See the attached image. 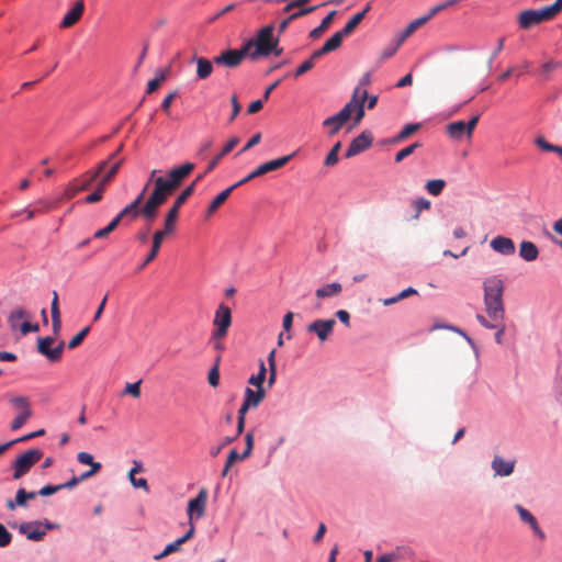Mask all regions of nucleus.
<instances>
[{
  "label": "nucleus",
  "instance_id": "obj_1",
  "mask_svg": "<svg viewBox=\"0 0 562 562\" xmlns=\"http://www.w3.org/2000/svg\"><path fill=\"white\" fill-rule=\"evenodd\" d=\"M484 306L487 316L494 322H503L505 306L503 301L504 282L497 276L490 277L483 282Z\"/></svg>",
  "mask_w": 562,
  "mask_h": 562
},
{
  "label": "nucleus",
  "instance_id": "obj_2",
  "mask_svg": "<svg viewBox=\"0 0 562 562\" xmlns=\"http://www.w3.org/2000/svg\"><path fill=\"white\" fill-rule=\"evenodd\" d=\"M195 190V183H191L188 186L175 200L172 206L166 214L165 224L162 229H158L155 232V249L161 247V244L165 237L168 234H171L175 231L176 222L179 216L180 207L186 203V201L193 194Z\"/></svg>",
  "mask_w": 562,
  "mask_h": 562
},
{
  "label": "nucleus",
  "instance_id": "obj_3",
  "mask_svg": "<svg viewBox=\"0 0 562 562\" xmlns=\"http://www.w3.org/2000/svg\"><path fill=\"white\" fill-rule=\"evenodd\" d=\"M193 162H184L168 171L166 176L155 179V188L168 198L182 184L183 180L194 170Z\"/></svg>",
  "mask_w": 562,
  "mask_h": 562
},
{
  "label": "nucleus",
  "instance_id": "obj_4",
  "mask_svg": "<svg viewBox=\"0 0 562 562\" xmlns=\"http://www.w3.org/2000/svg\"><path fill=\"white\" fill-rule=\"evenodd\" d=\"M273 24H268L258 30L254 37L244 41V43L251 44L249 45L251 60H258L261 57L269 56V50L274 48L273 42L279 40L278 37L273 36Z\"/></svg>",
  "mask_w": 562,
  "mask_h": 562
},
{
  "label": "nucleus",
  "instance_id": "obj_5",
  "mask_svg": "<svg viewBox=\"0 0 562 562\" xmlns=\"http://www.w3.org/2000/svg\"><path fill=\"white\" fill-rule=\"evenodd\" d=\"M106 167L108 160H102L99 162L97 168L88 170L82 176L69 182L65 190V195L67 199H72L79 192L89 189L91 184L100 177V175L104 172Z\"/></svg>",
  "mask_w": 562,
  "mask_h": 562
},
{
  "label": "nucleus",
  "instance_id": "obj_6",
  "mask_svg": "<svg viewBox=\"0 0 562 562\" xmlns=\"http://www.w3.org/2000/svg\"><path fill=\"white\" fill-rule=\"evenodd\" d=\"M249 45L250 43H244L241 44L240 48H226L222 50L218 55L213 57V61L215 65L220 67H226V68H237L241 65L243 60L245 58L250 59V52H249Z\"/></svg>",
  "mask_w": 562,
  "mask_h": 562
},
{
  "label": "nucleus",
  "instance_id": "obj_7",
  "mask_svg": "<svg viewBox=\"0 0 562 562\" xmlns=\"http://www.w3.org/2000/svg\"><path fill=\"white\" fill-rule=\"evenodd\" d=\"M459 1L460 0L445 1L440 4L432 7L428 14L412 21L401 33L397 34V36H396L397 46H401L407 37H409L419 26H422L426 22H428L434 15L441 12L442 10L448 9L449 7L454 5Z\"/></svg>",
  "mask_w": 562,
  "mask_h": 562
},
{
  "label": "nucleus",
  "instance_id": "obj_8",
  "mask_svg": "<svg viewBox=\"0 0 562 562\" xmlns=\"http://www.w3.org/2000/svg\"><path fill=\"white\" fill-rule=\"evenodd\" d=\"M554 13L551 11L549 5L541 9H529L519 13L518 24L522 30H529L530 27L538 25L544 21H550L554 18Z\"/></svg>",
  "mask_w": 562,
  "mask_h": 562
},
{
  "label": "nucleus",
  "instance_id": "obj_9",
  "mask_svg": "<svg viewBox=\"0 0 562 562\" xmlns=\"http://www.w3.org/2000/svg\"><path fill=\"white\" fill-rule=\"evenodd\" d=\"M10 405L19 413L16 417L11 422V429L18 430L32 417L33 412L31 409V402L27 396L14 395L9 398Z\"/></svg>",
  "mask_w": 562,
  "mask_h": 562
},
{
  "label": "nucleus",
  "instance_id": "obj_10",
  "mask_svg": "<svg viewBox=\"0 0 562 562\" xmlns=\"http://www.w3.org/2000/svg\"><path fill=\"white\" fill-rule=\"evenodd\" d=\"M43 452L40 449H30L26 452L19 456L12 463L13 480H20L24 476L31 468L41 460Z\"/></svg>",
  "mask_w": 562,
  "mask_h": 562
},
{
  "label": "nucleus",
  "instance_id": "obj_11",
  "mask_svg": "<svg viewBox=\"0 0 562 562\" xmlns=\"http://www.w3.org/2000/svg\"><path fill=\"white\" fill-rule=\"evenodd\" d=\"M213 325L215 329L213 330L211 336L212 340H221L227 335L228 329L232 325V312L228 306H226L225 304L218 305V307L215 311Z\"/></svg>",
  "mask_w": 562,
  "mask_h": 562
},
{
  "label": "nucleus",
  "instance_id": "obj_12",
  "mask_svg": "<svg viewBox=\"0 0 562 562\" xmlns=\"http://www.w3.org/2000/svg\"><path fill=\"white\" fill-rule=\"evenodd\" d=\"M168 200V196L154 187L147 201L140 207V216L145 221L151 223L155 221L158 214V209Z\"/></svg>",
  "mask_w": 562,
  "mask_h": 562
},
{
  "label": "nucleus",
  "instance_id": "obj_13",
  "mask_svg": "<svg viewBox=\"0 0 562 562\" xmlns=\"http://www.w3.org/2000/svg\"><path fill=\"white\" fill-rule=\"evenodd\" d=\"M55 341L54 336H45V337H38L37 338V351L46 357V359L50 362H57L61 359L65 342L61 340L59 344L52 348V345Z\"/></svg>",
  "mask_w": 562,
  "mask_h": 562
},
{
  "label": "nucleus",
  "instance_id": "obj_14",
  "mask_svg": "<svg viewBox=\"0 0 562 562\" xmlns=\"http://www.w3.org/2000/svg\"><path fill=\"white\" fill-rule=\"evenodd\" d=\"M207 496V491L205 488H201L196 496L188 502L187 515L189 522L198 520L204 516Z\"/></svg>",
  "mask_w": 562,
  "mask_h": 562
},
{
  "label": "nucleus",
  "instance_id": "obj_15",
  "mask_svg": "<svg viewBox=\"0 0 562 562\" xmlns=\"http://www.w3.org/2000/svg\"><path fill=\"white\" fill-rule=\"evenodd\" d=\"M335 325H336V321L333 318H328V319L317 318L307 325L306 330L308 333L315 334L317 336V338L319 339V341L324 342L333 334Z\"/></svg>",
  "mask_w": 562,
  "mask_h": 562
},
{
  "label": "nucleus",
  "instance_id": "obj_16",
  "mask_svg": "<svg viewBox=\"0 0 562 562\" xmlns=\"http://www.w3.org/2000/svg\"><path fill=\"white\" fill-rule=\"evenodd\" d=\"M373 143L372 133L368 130L355 137L345 153L346 158H351L368 149Z\"/></svg>",
  "mask_w": 562,
  "mask_h": 562
},
{
  "label": "nucleus",
  "instance_id": "obj_17",
  "mask_svg": "<svg viewBox=\"0 0 562 562\" xmlns=\"http://www.w3.org/2000/svg\"><path fill=\"white\" fill-rule=\"evenodd\" d=\"M295 155H296V151H293L290 155L282 156L280 158L263 162L260 166H258L252 172H250V176L252 179H255V178L263 176L268 172L280 169L283 166H285Z\"/></svg>",
  "mask_w": 562,
  "mask_h": 562
},
{
  "label": "nucleus",
  "instance_id": "obj_18",
  "mask_svg": "<svg viewBox=\"0 0 562 562\" xmlns=\"http://www.w3.org/2000/svg\"><path fill=\"white\" fill-rule=\"evenodd\" d=\"M147 192V186L143 188V190L139 192V194L135 198V200L126 205L116 216L115 218H119V223L124 218L127 217L130 220H135L138 216H140V205L144 202L145 194Z\"/></svg>",
  "mask_w": 562,
  "mask_h": 562
},
{
  "label": "nucleus",
  "instance_id": "obj_19",
  "mask_svg": "<svg viewBox=\"0 0 562 562\" xmlns=\"http://www.w3.org/2000/svg\"><path fill=\"white\" fill-rule=\"evenodd\" d=\"M515 509L518 513L521 521L529 525V527L531 528L533 533L539 539L543 540L546 538V533L540 528L537 518L528 509H526L524 506H521L519 504L515 505Z\"/></svg>",
  "mask_w": 562,
  "mask_h": 562
},
{
  "label": "nucleus",
  "instance_id": "obj_20",
  "mask_svg": "<svg viewBox=\"0 0 562 562\" xmlns=\"http://www.w3.org/2000/svg\"><path fill=\"white\" fill-rule=\"evenodd\" d=\"M490 247L502 256H512L516 251L514 241L509 237L502 235L494 237L490 243Z\"/></svg>",
  "mask_w": 562,
  "mask_h": 562
},
{
  "label": "nucleus",
  "instance_id": "obj_21",
  "mask_svg": "<svg viewBox=\"0 0 562 562\" xmlns=\"http://www.w3.org/2000/svg\"><path fill=\"white\" fill-rule=\"evenodd\" d=\"M85 11V2L83 0H78L74 3L71 9L68 10V12L64 15L63 20L60 21V27L61 29H68L75 25L82 16Z\"/></svg>",
  "mask_w": 562,
  "mask_h": 562
},
{
  "label": "nucleus",
  "instance_id": "obj_22",
  "mask_svg": "<svg viewBox=\"0 0 562 562\" xmlns=\"http://www.w3.org/2000/svg\"><path fill=\"white\" fill-rule=\"evenodd\" d=\"M515 464V460H505L499 456H495L491 462V468L495 476L505 477L514 473Z\"/></svg>",
  "mask_w": 562,
  "mask_h": 562
},
{
  "label": "nucleus",
  "instance_id": "obj_23",
  "mask_svg": "<svg viewBox=\"0 0 562 562\" xmlns=\"http://www.w3.org/2000/svg\"><path fill=\"white\" fill-rule=\"evenodd\" d=\"M41 521H29L23 522L19 527V531L22 535H25L29 540L32 541H42L46 536V531L41 529Z\"/></svg>",
  "mask_w": 562,
  "mask_h": 562
},
{
  "label": "nucleus",
  "instance_id": "obj_24",
  "mask_svg": "<svg viewBox=\"0 0 562 562\" xmlns=\"http://www.w3.org/2000/svg\"><path fill=\"white\" fill-rule=\"evenodd\" d=\"M192 63L196 64V79L205 80L207 79L213 70H214V61L210 60L205 57H201L198 55H193L191 58Z\"/></svg>",
  "mask_w": 562,
  "mask_h": 562
},
{
  "label": "nucleus",
  "instance_id": "obj_25",
  "mask_svg": "<svg viewBox=\"0 0 562 562\" xmlns=\"http://www.w3.org/2000/svg\"><path fill=\"white\" fill-rule=\"evenodd\" d=\"M519 256L525 261L531 262L538 258L539 249L535 243L529 241V240H524L519 245Z\"/></svg>",
  "mask_w": 562,
  "mask_h": 562
},
{
  "label": "nucleus",
  "instance_id": "obj_26",
  "mask_svg": "<svg viewBox=\"0 0 562 562\" xmlns=\"http://www.w3.org/2000/svg\"><path fill=\"white\" fill-rule=\"evenodd\" d=\"M342 291V285L339 282H333L318 288L315 295L318 299H329L339 295Z\"/></svg>",
  "mask_w": 562,
  "mask_h": 562
},
{
  "label": "nucleus",
  "instance_id": "obj_27",
  "mask_svg": "<svg viewBox=\"0 0 562 562\" xmlns=\"http://www.w3.org/2000/svg\"><path fill=\"white\" fill-rule=\"evenodd\" d=\"M239 143L238 137H232L223 147L222 151L217 154L207 165L206 172L212 171L217 164L221 161V159L229 154Z\"/></svg>",
  "mask_w": 562,
  "mask_h": 562
},
{
  "label": "nucleus",
  "instance_id": "obj_28",
  "mask_svg": "<svg viewBox=\"0 0 562 562\" xmlns=\"http://www.w3.org/2000/svg\"><path fill=\"white\" fill-rule=\"evenodd\" d=\"M265 396L266 391L263 387H256V390L246 387L244 400L255 408L260 404Z\"/></svg>",
  "mask_w": 562,
  "mask_h": 562
},
{
  "label": "nucleus",
  "instance_id": "obj_29",
  "mask_svg": "<svg viewBox=\"0 0 562 562\" xmlns=\"http://www.w3.org/2000/svg\"><path fill=\"white\" fill-rule=\"evenodd\" d=\"M447 133L453 139H461L467 135L465 122L456 121L447 125Z\"/></svg>",
  "mask_w": 562,
  "mask_h": 562
},
{
  "label": "nucleus",
  "instance_id": "obj_30",
  "mask_svg": "<svg viewBox=\"0 0 562 562\" xmlns=\"http://www.w3.org/2000/svg\"><path fill=\"white\" fill-rule=\"evenodd\" d=\"M336 11H330L321 22V24L318 26H316L315 29H313L308 36L312 40H316L325 31L326 29L329 26V24L331 23L334 16L336 15Z\"/></svg>",
  "mask_w": 562,
  "mask_h": 562
},
{
  "label": "nucleus",
  "instance_id": "obj_31",
  "mask_svg": "<svg viewBox=\"0 0 562 562\" xmlns=\"http://www.w3.org/2000/svg\"><path fill=\"white\" fill-rule=\"evenodd\" d=\"M434 328L435 329L442 328V329H448V330L454 331L457 334H461V336L467 340V342L473 349L475 356L479 357V349H477L474 340L460 327L454 326V325H435Z\"/></svg>",
  "mask_w": 562,
  "mask_h": 562
},
{
  "label": "nucleus",
  "instance_id": "obj_32",
  "mask_svg": "<svg viewBox=\"0 0 562 562\" xmlns=\"http://www.w3.org/2000/svg\"><path fill=\"white\" fill-rule=\"evenodd\" d=\"M30 317V314L27 311H25L24 308L22 307H18L15 310H13L10 314H9V317H8V324L10 326V328L12 330H15L18 327L20 328V325H19V322L22 319V318H27Z\"/></svg>",
  "mask_w": 562,
  "mask_h": 562
},
{
  "label": "nucleus",
  "instance_id": "obj_33",
  "mask_svg": "<svg viewBox=\"0 0 562 562\" xmlns=\"http://www.w3.org/2000/svg\"><path fill=\"white\" fill-rule=\"evenodd\" d=\"M231 195V190L225 189L220 194H217L207 207L206 215L211 216Z\"/></svg>",
  "mask_w": 562,
  "mask_h": 562
},
{
  "label": "nucleus",
  "instance_id": "obj_34",
  "mask_svg": "<svg viewBox=\"0 0 562 562\" xmlns=\"http://www.w3.org/2000/svg\"><path fill=\"white\" fill-rule=\"evenodd\" d=\"M122 162H123L122 160H119V161L114 162L110 167V169L99 180L98 186L101 187L104 190L106 184L115 177V175L120 170V168L122 166Z\"/></svg>",
  "mask_w": 562,
  "mask_h": 562
},
{
  "label": "nucleus",
  "instance_id": "obj_35",
  "mask_svg": "<svg viewBox=\"0 0 562 562\" xmlns=\"http://www.w3.org/2000/svg\"><path fill=\"white\" fill-rule=\"evenodd\" d=\"M344 37L345 36L340 33V31L336 32L331 37H329L323 45L326 53L328 54L339 48Z\"/></svg>",
  "mask_w": 562,
  "mask_h": 562
},
{
  "label": "nucleus",
  "instance_id": "obj_36",
  "mask_svg": "<svg viewBox=\"0 0 562 562\" xmlns=\"http://www.w3.org/2000/svg\"><path fill=\"white\" fill-rule=\"evenodd\" d=\"M323 125L329 127L328 134L329 136H334L340 131L344 123L337 120L336 115H331L323 121Z\"/></svg>",
  "mask_w": 562,
  "mask_h": 562
},
{
  "label": "nucleus",
  "instance_id": "obj_37",
  "mask_svg": "<svg viewBox=\"0 0 562 562\" xmlns=\"http://www.w3.org/2000/svg\"><path fill=\"white\" fill-rule=\"evenodd\" d=\"M166 77L167 70L159 69L156 74V77L148 81L147 93H153L156 91L160 87L161 82L166 79Z\"/></svg>",
  "mask_w": 562,
  "mask_h": 562
},
{
  "label": "nucleus",
  "instance_id": "obj_38",
  "mask_svg": "<svg viewBox=\"0 0 562 562\" xmlns=\"http://www.w3.org/2000/svg\"><path fill=\"white\" fill-rule=\"evenodd\" d=\"M35 205L37 206L36 209H31L30 206H27V207L21 210V212H23V214H26L27 220H32L36 212H44L45 210H47L49 207V204L45 200H42V199L36 201Z\"/></svg>",
  "mask_w": 562,
  "mask_h": 562
},
{
  "label": "nucleus",
  "instance_id": "obj_39",
  "mask_svg": "<svg viewBox=\"0 0 562 562\" xmlns=\"http://www.w3.org/2000/svg\"><path fill=\"white\" fill-rule=\"evenodd\" d=\"M363 20V13H357L355 14L344 26L342 30H340V33L344 36L349 35L353 32V30L359 25V23Z\"/></svg>",
  "mask_w": 562,
  "mask_h": 562
},
{
  "label": "nucleus",
  "instance_id": "obj_40",
  "mask_svg": "<svg viewBox=\"0 0 562 562\" xmlns=\"http://www.w3.org/2000/svg\"><path fill=\"white\" fill-rule=\"evenodd\" d=\"M368 98V92L366 90L362 91L358 105L355 110V125L359 124L364 116V102Z\"/></svg>",
  "mask_w": 562,
  "mask_h": 562
},
{
  "label": "nucleus",
  "instance_id": "obj_41",
  "mask_svg": "<svg viewBox=\"0 0 562 562\" xmlns=\"http://www.w3.org/2000/svg\"><path fill=\"white\" fill-rule=\"evenodd\" d=\"M419 128H420V123L406 124L401 130V132L397 134V136L394 138V140L395 142L403 140V139L407 138L409 135H412L413 133H415L416 131H418Z\"/></svg>",
  "mask_w": 562,
  "mask_h": 562
},
{
  "label": "nucleus",
  "instance_id": "obj_42",
  "mask_svg": "<svg viewBox=\"0 0 562 562\" xmlns=\"http://www.w3.org/2000/svg\"><path fill=\"white\" fill-rule=\"evenodd\" d=\"M340 148H341V143L337 142L331 147L329 153L327 154V156L325 158V161H324L325 166L331 167V166H334V165H336L338 162V154H339Z\"/></svg>",
  "mask_w": 562,
  "mask_h": 562
},
{
  "label": "nucleus",
  "instance_id": "obj_43",
  "mask_svg": "<svg viewBox=\"0 0 562 562\" xmlns=\"http://www.w3.org/2000/svg\"><path fill=\"white\" fill-rule=\"evenodd\" d=\"M181 544H182V541H179L178 539L175 540L173 542L167 544L166 548L160 553H158L154 557V559L156 561H159V560L166 558L167 555H169L173 552H177L180 549Z\"/></svg>",
  "mask_w": 562,
  "mask_h": 562
},
{
  "label": "nucleus",
  "instance_id": "obj_44",
  "mask_svg": "<svg viewBox=\"0 0 562 562\" xmlns=\"http://www.w3.org/2000/svg\"><path fill=\"white\" fill-rule=\"evenodd\" d=\"M446 186V182L441 179H435V180H429L426 184V189L427 191L432 194V195H439L443 188Z\"/></svg>",
  "mask_w": 562,
  "mask_h": 562
},
{
  "label": "nucleus",
  "instance_id": "obj_45",
  "mask_svg": "<svg viewBox=\"0 0 562 562\" xmlns=\"http://www.w3.org/2000/svg\"><path fill=\"white\" fill-rule=\"evenodd\" d=\"M418 147H420V143L416 142L398 150L395 155V161L401 162L406 157L411 156Z\"/></svg>",
  "mask_w": 562,
  "mask_h": 562
},
{
  "label": "nucleus",
  "instance_id": "obj_46",
  "mask_svg": "<svg viewBox=\"0 0 562 562\" xmlns=\"http://www.w3.org/2000/svg\"><path fill=\"white\" fill-rule=\"evenodd\" d=\"M89 331H90V326L82 328L76 336H74L69 340L68 348L75 349L78 346H80L82 344L83 339L86 338V336L89 334Z\"/></svg>",
  "mask_w": 562,
  "mask_h": 562
},
{
  "label": "nucleus",
  "instance_id": "obj_47",
  "mask_svg": "<svg viewBox=\"0 0 562 562\" xmlns=\"http://www.w3.org/2000/svg\"><path fill=\"white\" fill-rule=\"evenodd\" d=\"M119 218H113L105 227L98 229L93 234V238H104L106 237L111 232H113L117 225H119Z\"/></svg>",
  "mask_w": 562,
  "mask_h": 562
},
{
  "label": "nucleus",
  "instance_id": "obj_48",
  "mask_svg": "<svg viewBox=\"0 0 562 562\" xmlns=\"http://www.w3.org/2000/svg\"><path fill=\"white\" fill-rule=\"evenodd\" d=\"M154 247H155V234L153 235L151 249H148V255L146 256L144 261L137 268L138 271L143 270L148 263H150L157 257L160 247H158L156 250H154L155 249Z\"/></svg>",
  "mask_w": 562,
  "mask_h": 562
},
{
  "label": "nucleus",
  "instance_id": "obj_49",
  "mask_svg": "<svg viewBox=\"0 0 562 562\" xmlns=\"http://www.w3.org/2000/svg\"><path fill=\"white\" fill-rule=\"evenodd\" d=\"M220 357L216 358L215 366L210 370L207 381L211 386L215 387L220 383V371H218Z\"/></svg>",
  "mask_w": 562,
  "mask_h": 562
},
{
  "label": "nucleus",
  "instance_id": "obj_50",
  "mask_svg": "<svg viewBox=\"0 0 562 562\" xmlns=\"http://www.w3.org/2000/svg\"><path fill=\"white\" fill-rule=\"evenodd\" d=\"M413 207L416 211L414 218H418L420 212L430 207V201L424 198L416 199L413 201Z\"/></svg>",
  "mask_w": 562,
  "mask_h": 562
},
{
  "label": "nucleus",
  "instance_id": "obj_51",
  "mask_svg": "<svg viewBox=\"0 0 562 562\" xmlns=\"http://www.w3.org/2000/svg\"><path fill=\"white\" fill-rule=\"evenodd\" d=\"M12 541V533L0 522V548L8 547Z\"/></svg>",
  "mask_w": 562,
  "mask_h": 562
},
{
  "label": "nucleus",
  "instance_id": "obj_52",
  "mask_svg": "<svg viewBox=\"0 0 562 562\" xmlns=\"http://www.w3.org/2000/svg\"><path fill=\"white\" fill-rule=\"evenodd\" d=\"M140 383H142V380H139L135 383H127L123 393L130 394L134 397H139L140 396Z\"/></svg>",
  "mask_w": 562,
  "mask_h": 562
},
{
  "label": "nucleus",
  "instance_id": "obj_53",
  "mask_svg": "<svg viewBox=\"0 0 562 562\" xmlns=\"http://www.w3.org/2000/svg\"><path fill=\"white\" fill-rule=\"evenodd\" d=\"M246 449L240 453V459H246L250 456L251 450L254 448V434L251 431L247 432L245 436Z\"/></svg>",
  "mask_w": 562,
  "mask_h": 562
},
{
  "label": "nucleus",
  "instance_id": "obj_54",
  "mask_svg": "<svg viewBox=\"0 0 562 562\" xmlns=\"http://www.w3.org/2000/svg\"><path fill=\"white\" fill-rule=\"evenodd\" d=\"M296 8L299 10L291 14V19H293V20H296L301 16H304V15H307V14L314 12L318 8V5L305 7V4H304L303 7H296Z\"/></svg>",
  "mask_w": 562,
  "mask_h": 562
},
{
  "label": "nucleus",
  "instance_id": "obj_55",
  "mask_svg": "<svg viewBox=\"0 0 562 562\" xmlns=\"http://www.w3.org/2000/svg\"><path fill=\"white\" fill-rule=\"evenodd\" d=\"M103 191L104 190L97 184L95 190L85 198V202L89 204L99 202L102 199Z\"/></svg>",
  "mask_w": 562,
  "mask_h": 562
},
{
  "label": "nucleus",
  "instance_id": "obj_56",
  "mask_svg": "<svg viewBox=\"0 0 562 562\" xmlns=\"http://www.w3.org/2000/svg\"><path fill=\"white\" fill-rule=\"evenodd\" d=\"M359 88H356L355 91H353V94H352V98L351 100L345 104L344 109H347L348 110V113L352 114L358 105V102H359Z\"/></svg>",
  "mask_w": 562,
  "mask_h": 562
},
{
  "label": "nucleus",
  "instance_id": "obj_57",
  "mask_svg": "<svg viewBox=\"0 0 562 562\" xmlns=\"http://www.w3.org/2000/svg\"><path fill=\"white\" fill-rule=\"evenodd\" d=\"M314 67V64L312 61V59H307L305 60L304 63H302L294 71L293 76L295 78L302 76L303 74H305L306 71L311 70L312 68Z\"/></svg>",
  "mask_w": 562,
  "mask_h": 562
},
{
  "label": "nucleus",
  "instance_id": "obj_58",
  "mask_svg": "<svg viewBox=\"0 0 562 562\" xmlns=\"http://www.w3.org/2000/svg\"><path fill=\"white\" fill-rule=\"evenodd\" d=\"M77 460L81 464H87L92 467V464H97L98 462L94 461L92 454L89 452L81 451L77 454Z\"/></svg>",
  "mask_w": 562,
  "mask_h": 562
},
{
  "label": "nucleus",
  "instance_id": "obj_59",
  "mask_svg": "<svg viewBox=\"0 0 562 562\" xmlns=\"http://www.w3.org/2000/svg\"><path fill=\"white\" fill-rule=\"evenodd\" d=\"M231 103H232L233 109H232V115L228 120L229 123H232L236 119V116L239 114L240 109H241L236 94L232 95Z\"/></svg>",
  "mask_w": 562,
  "mask_h": 562
},
{
  "label": "nucleus",
  "instance_id": "obj_60",
  "mask_svg": "<svg viewBox=\"0 0 562 562\" xmlns=\"http://www.w3.org/2000/svg\"><path fill=\"white\" fill-rule=\"evenodd\" d=\"M20 330L22 335H27L29 333H36L40 330L38 324H32L27 321L20 324Z\"/></svg>",
  "mask_w": 562,
  "mask_h": 562
},
{
  "label": "nucleus",
  "instance_id": "obj_61",
  "mask_svg": "<svg viewBox=\"0 0 562 562\" xmlns=\"http://www.w3.org/2000/svg\"><path fill=\"white\" fill-rule=\"evenodd\" d=\"M59 491H60V486L58 484L57 485L47 484L38 491V495L50 496Z\"/></svg>",
  "mask_w": 562,
  "mask_h": 562
},
{
  "label": "nucleus",
  "instance_id": "obj_62",
  "mask_svg": "<svg viewBox=\"0 0 562 562\" xmlns=\"http://www.w3.org/2000/svg\"><path fill=\"white\" fill-rule=\"evenodd\" d=\"M476 321L487 329L498 328V322H490L484 315L476 314Z\"/></svg>",
  "mask_w": 562,
  "mask_h": 562
},
{
  "label": "nucleus",
  "instance_id": "obj_63",
  "mask_svg": "<svg viewBox=\"0 0 562 562\" xmlns=\"http://www.w3.org/2000/svg\"><path fill=\"white\" fill-rule=\"evenodd\" d=\"M261 139V134L260 133H256L247 143L246 145L239 150L238 155L249 150L250 148H252L254 146H256L257 144H259Z\"/></svg>",
  "mask_w": 562,
  "mask_h": 562
},
{
  "label": "nucleus",
  "instance_id": "obj_64",
  "mask_svg": "<svg viewBox=\"0 0 562 562\" xmlns=\"http://www.w3.org/2000/svg\"><path fill=\"white\" fill-rule=\"evenodd\" d=\"M234 440H235V437H226L222 441V443L211 448V450H210L211 456L216 457L226 445L232 443Z\"/></svg>",
  "mask_w": 562,
  "mask_h": 562
}]
</instances>
